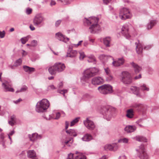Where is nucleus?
Masks as SVG:
<instances>
[{
    "label": "nucleus",
    "mask_w": 159,
    "mask_h": 159,
    "mask_svg": "<svg viewBox=\"0 0 159 159\" xmlns=\"http://www.w3.org/2000/svg\"><path fill=\"white\" fill-rule=\"evenodd\" d=\"M93 97V96L90 94L85 93L83 95L82 98L84 100H87L92 98Z\"/></svg>",
    "instance_id": "35"
},
{
    "label": "nucleus",
    "mask_w": 159,
    "mask_h": 159,
    "mask_svg": "<svg viewBox=\"0 0 159 159\" xmlns=\"http://www.w3.org/2000/svg\"><path fill=\"white\" fill-rule=\"evenodd\" d=\"M134 115L133 111L132 109L127 110L126 114V116L127 117L132 118L133 117Z\"/></svg>",
    "instance_id": "32"
},
{
    "label": "nucleus",
    "mask_w": 159,
    "mask_h": 159,
    "mask_svg": "<svg viewBox=\"0 0 159 159\" xmlns=\"http://www.w3.org/2000/svg\"><path fill=\"white\" fill-rule=\"evenodd\" d=\"M104 149L107 151H115L118 148V146L116 143L111 144H107L104 146Z\"/></svg>",
    "instance_id": "13"
},
{
    "label": "nucleus",
    "mask_w": 159,
    "mask_h": 159,
    "mask_svg": "<svg viewBox=\"0 0 159 159\" xmlns=\"http://www.w3.org/2000/svg\"><path fill=\"white\" fill-rule=\"evenodd\" d=\"M79 53L80 54V60H83L85 57L84 53L83 52L80 51L79 52Z\"/></svg>",
    "instance_id": "48"
},
{
    "label": "nucleus",
    "mask_w": 159,
    "mask_h": 159,
    "mask_svg": "<svg viewBox=\"0 0 159 159\" xmlns=\"http://www.w3.org/2000/svg\"><path fill=\"white\" fill-rule=\"evenodd\" d=\"M132 16V14L130 10L127 8H123L120 11L119 17L123 20L130 19Z\"/></svg>",
    "instance_id": "7"
},
{
    "label": "nucleus",
    "mask_w": 159,
    "mask_h": 159,
    "mask_svg": "<svg viewBox=\"0 0 159 159\" xmlns=\"http://www.w3.org/2000/svg\"><path fill=\"white\" fill-rule=\"evenodd\" d=\"M111 38L110 37H107L103 39V43L105 46L107 48L110 47L111 45Z\"/></svg>",
    "instance_id": "19"
},
{
    "label": "nucleus",
    "mask_w": 159,
    "mask_h": 159,
    "mask_svg": "<svg viewBox=\"0 0 159 159\" xmlns=\"http://www.w3.org/2000/svg\"><path fill=\"white\" fill-rule=\"evenodd\" d=\"M157 23L156 20H150L147 25V29L148 30L151 29L157 24Z\"/></svg>",
    "instance_id": "27"
},
{
    "label": "nucleus",
    "mask_w": 159,
    "mask_h": 159,
    "mask_svg": "<svg viewBox=\"0 0 159 159\" xmlns=\"http://www.w3.org/2000/svg\"><path fill=\"white\" fill-rule=\"evenodd\" d=\"M48 70L49 73L51 75H55L57 72L55 64L53 66H50Z\"/></svg>",
    "instance_id": "28"
},
{
    "label": "nucleus",
    "mask_w": 159,
    "mask_h": 159,
    "mask_svg": "<svg viewBox=\"0 0 159 159\" xmlns=\"http://www.w3.org/2000/svg\"><path fill=\"white\" fill-rule=\"evenodd\" d=\"M103 79L100 77L93 78L92 80V83L94 85H99L103 83Z\"/></svg>",
    "instance_id": "16"
},
{
    "label": "nucleus",
    "mask_w": 159,
    "mask_h": 159,
    "mask_svg": "<svg viewBox=\"0 0 159 159\" xmlns=\"http://www.w3.org/2000/svg\"><path fill=\"white\" fill-rule=\"evenodd\" d=\"M56 89V88L53 85H51L48 86V90H53Z\"/></svg>",
    "instance_id": "52"
},
{
    "label": "nucleus",
    "mask_w": 159,
    "mask_h": 159,
    "mask_svg": "<svg viewBox=\"0 0 159 159\" xmlns=\"http://www.w3.org/2000/svg\"><path fill=\"white\" fill-rule=\"evenodd\" d=\"M30 36H27L21 38L20 41L23 44H25L26 43L28 40Z\"/></svg>",
    "instance_id": "37"
},
{
    "label": "nucleus",
    "mask_w": 159,
    "mask_h": 159,
    "mask_svg": "<svg viewBox=\"0 0 159 159\" xmlns=\"http://www.w3.org/2000/svg\"><path fill=\"white\" fill-rule=\"evenodd\" d=\"M136 45V50L137 53L139 54H141L143 52V49L148 50L151 48L153 46L152 44H149L146 46L144 45L139 40L135 43Z\"/></svg>",
    "instance_id": "5"
},
{
    "label": "nucleus",
    "mask_w": 159,
    "mask_h": 159,
    "mask_svg": "<svg viewBox=\"0 0 159 159\" xmlns=\"http://www.w3.org/2000/svg\"><path fill=\"white\" fill-rule=\"evenodd\" d=\"M98 89L101 93L104 94L111 93L113 91L112 86L109 84H104L99 87Z\"/></svg>",
    "instance_id": "9"
},
{
    "label": "nucleus",
    "mask_w": 159,
    "mask_h": 159,
    "mask_svg": "<svg viewBox=\"0 0 159 159\" xmlns=\"http://www.w3.org/2000/svg\"><path fill=\"white\" fill-rule=\"evenodd\" d=\"M5 32L3 30L2 31H0V38H3L5 36Z\"/></svg>",
    "instance_id": "50"
},
{
    "label": "nucleus",
    "mask_w": 159,
    "mask_h": 159,
    "mask_svg": "<svg viewBox=\"0 0 159 159\" xmlns=\"http://www.w3.org/2000/svg\"><path fill=\"white\" fill-rule=\"evenodd\" d=\"M130 89L131 92L136 95L137 96H140L139 88L135 86H133L130 88Z\"/></svg>",
    "instance_id": "26"
},
{
    "label": "nucleus",
    "mask_w": 159,
    "mask_h": 159,
    "mask_svg": "<svg viewBox=\"0 0 159 159\" xmlns=\"http://www.w3.org/2000/svg\"><path fill=\"white\" fill-rule=\"evenodd\" d=\"M60 114L59 112H57L56 114V117L54 118L55 119H59L60 116Z\"/></svg>",
    "instance_id": "61"
},
{
    "label": "nucleus",
    "mask_w": 159,
    "mask_h": 159,
    "mask_svg": "<svg viewBox=\"0 0 159 159\" xmlns=\"http://www.w3.org/2000/svg\"><path fill=\"white\" fill-rule=\"evenodd\" d=\"M99 57L101 60L104 61L105 60V58H107V56L105 55L102 54L99 56Z\"/></svg>",
    "instance_id": "51"
},
{
    "label": "nucleus",
    "mask_w": 159,
    "mask_h": 159,
    "mask_svg": "<svg viewBox=\"0 0 159 159\" xmlns=\"http://www.w3.org/2000/svg\"><path fill=\"white\" fill-rule=\"evenodd\" d=\"M122 81L125 84H131L132 82L131 76L129 77L128 76L127 78L123 80Z\"/></svg>",
    "instance_id": "31"
},
{
    "label": "nucleus",
    "mask_w": 159,
    "mask_h": 159,
    "mask_svg": "<svg viewBox=\"0 0 159 159\" xmlns=\"http://www.w3.org/2000/svg\"><path fill=\"white\" fill-rule=\"evenodd\" d=\"M67 92L68 90L67 89H63L61 90H59L58 91V93L63 94L64 97H65V94L66 93H67Z\"/></svg>",
    "instance_id": "47"
},
{
    "label": "nucleus",
    "mask_w": 159,
    "mask_h": 159,
    "mask_svg": "<svg viewBox=\"0 0 159 159\" xmlns=\"http://www.w3.org/2000/svg\"><path fill=\"white\" fill-rule=\"evenodd\" d=\"M121 74V81L127 78L128 76L129 77L131 76V75L128 72L126 71L122 72Z\"/></svg>",
    "instance_id": "33"
},
{
    "label": "nucleus",
    "mask_w": 159,
    "mask_h": 159,
    "mask_svg": "<svg viewBox=\"0 0 159 159\" xmlns=\"http://www.w3.org/2000/svg\"><path fill=\"white\" fill-rule=\"evenodd\" d=\"M15 123H16V122L12 121H11V120L9 121V122H8V123H9V124L12 126H13V125H14Z\"/></svg>",
    "instance_id": "62"
},
{
    "label": "nucleus",
    "mask_w": 159,
    "mask_h": 159,
    "mask_svg": "<svg viewBox=\"0 0 159 159\" xmlns=\"http://www.w3.org/2000/svg\"><path fill=\"white\" fill-rule=\"evenodd\" d=\"M85 127L89 130H94L96 126L94 122L88 118L84 122Z\"/></svg>",
    "instance_id": "12"
},
{
    "label": "nucleus",
    "mask_w": 159,
    "mask_h": 159,
    "mask_svg": "<svg viewBox=\"0 0 159 159\" xmlns=\"http://www.w3.org/2000/svg\"><path fill=\"white\" fill-rule=\"evenodd\" d=\"M136 150L137 152V155L140 159H148L143 145H141Z\"/></svg>",
    "instance_id": "8"
},
{
    "label": "nucleus",
    "mask_w": 159,
    "mask_h": 159,
    "mask_svg": "<svg viewBox=\"0 0 159 159\" xmlns=\"http://www.w3.org/2000/svg\"><path fill=\"white\" fill-rule=\"evenodd\" d=\"M15 131L13 130L10 131V132L8 134V135L11 136L15 133Z\"/></svg>",
    "instance_id": "64"
},
{
    "label": "nucleus",
    "mask_w": 159,
    "mask_h": 159,
    "mask_svg": "<svg viewBox=\"0 0 159 159\" xmlns=\"http://www.w3.org/2000/svg\"><path fill=\"white\" fill-rule=\"evenodd\" d=\"M2 87L5 92H14V89L12 87V84L10 81L3 80L2 82Z\"/></svg>",
    "instance_id": "10"
},
{
    "label": "nucleus",
    "mask_w": 159,
    "mask_h": 159,
    "mask_svg": "<svg viewBox=\"0 0 159 159\" xmlns=\"http://www.w3.org/2000/svg\"><path fill=\"white\" fill-rule=\"evenodd\" d=\"M129 139L126 138H123L120 139L118 141V142L120 143H127L128 142Z\"/></svg>",
    "instance_id": "40"
},
{
    "label": "nucleus",
    "mask_w": 159,
    "mask_h": 159,
    "mask_svg": "<svg viewBox=\"0 0 159 159\" xmlns=\"http://www.w3.org/2000/svg\"><path fill=\"white\" fill-rule=\"evenodd\" d=\"M20 158L21 159L25 158V151H22L19 155Z\"/></svg>",
    "instance_id": "45"
},
{
    "label": "nucleus",
    "mask_w": 159,
    "mask_h": 159,
    "mask_svg": "<svg viewBox=\"0 0 159 159\" xmlns=\"http://www.w3.org/2000/svg\"><path fill=\"white\" fill-rule=\"evenodd\" d=\"M124 62V59L123 57H121L118 58L116 61H113L112 64L115 66H119L123 65Z\"/></svg>",
    "instance_id": "18"
},
{
    "label": "nucleus",
    "mask_w": 159,
    "mask_h": 159,
    "mask_svg": "<svg viewBox=\"0 0 159 159\" xmlns=\"http://www.w3.org/2000/svg\"><path fill=\"white\" fill-rule=\"evenodd\" d=\"M99 71L98 68L96 67L89 68L86 69L84 72V77L89 78L97 75Z\"/></svg>",
    "instance_id": "6"
},
{
    "label": "nucleus",
    "mask_w": 159,
    "mask_h": 159,
    "mask_svg": "<svg viewBox=\"0 0 159 159\" xmlns=\"http://www.w3.org/2000/svg\"><path fill=\"white\" fill-rule=\"evenodd\" d=\"M115 109L109 106L103 107L101 109V111L104 119L107 120H111L112 115L115 111Z\"/></svg>",
    "instance_id": "4"
},
{
    "label": "nucleus",
    "mask_w": 159,
    "mask_h": 159,
    "mask_svg": "<svg viewBox=\"0 0 159 159\" xmlns=\"http://www.w3.org/2000/svg\"><path fill=\"white\" fill-rule=\"evenodd\" d=\"M73 0H64V4H69Z\"/></svg>",
    "instance_id": "55"
},
{
    "label": "nucleus",
    "mask_w": 159,
    "mask_h": 159,
    "mask_svg": "<svg viewBox=\"0 0 159 159\" xmlns=\"http://www.w3.org/2000/svg\"><path fill=\"white\" fill-rule=\"evenodd\" d=\"M21 52V54L22 57H25L26 56L27 54V52H26L25 51L22 50Z\"/></svg>",
    "instance_id": "59"
},
{
    "label": "nucleus",
    "mask_w": 159,
    "mask_h": 159,
    "mask_svg": "<svg viewBox=\"0 0 159 159\" xmlns=\"http://www.w3.org/2000/svg\"><path fill=\"white\" fill-rule=\"evenodd\" d=\"M93 139V137L92 135L91 134L88 133L86 134L81 138V140L85 142H89Z\"/></svg>",
    "instance_id": "23"
},
{
    "label": "nucleus",
    "mask_w": 159,
    "mask_h": 159,
    "mask_svg": "<svg viewBox=\"0 0 159 159\" xmlns=\"http://www.w3.org/2000/svg\"><path fill=\"white\" fill-rule=\"evenodd\" d=\"M79 119L80 118L77 117L73 120L70 122V126H73L75 123H77L79 121Z\"/></svg>",
    "instance_id": "43"
},
{
    "label": "nucleus",
    "mask_w": 159,
    "mask_h": 159,
    "mask_svg": "<svg viewBox=\"0 0 159 159\" xmlns=\"http://www.w3.org/2000/svg\"><path fill=\"white\" fill-rule=\"evenodd\" d=\"M44 20L45 19L42 16L38 14L34 18L33 22L35 26L41 27L43 25Z\"/></svg>",
    "instance_id": "11"
},
{
    "label": "nucleus",
    "mask_w": 159,
    "mask_h": 159,
    "mask_svg": "<svg viewBox=\"0 0 159 159\" xmlns=\"http://www.w3.org/2000/svg\"><path fill=\"white\" fill-rule=\"evenodd\" d=\"M23 68L25 72L28 73L29 74H30L35 71L34 68L33 67H30L26 66H23Z\"/></svg>",
    "instance_id": "25"
},
{
    "label": "nucleus",
    "mask_w": 159,
    "mask_h": 159,
    "mask_svg": "<svg viewBox=\"0 0 159 159\" xmlns=\"http://www.w3.org/2000/svg\"><path fill=\"white\" fill-rule=\"evenodd\" d=\"M57 72H60L63 71L66 66L64 64L61 62H57L55 64Z\"/></svg>",
    "instance_id": "17"
},
{
    "label": "nucleus",
    "mask_w": 159,
    "mask_h": 159,
    "mask_svg": "<svg viewBox=\"0 0 159 159\" xmlns=\"http://www.w3.org/2000/svg\"><path fill=\"white\" fill-rule=\"evenodd\" d=\"M104 70L107 75L110 74V71L108 68H104Z\"/></svg>",
    "instance_id": "54"
},
{
    "label": "nucleus",
    "mask_w": 159,
    "mask_h": 159,
    "mask_svg": "<svg viewBox=\"0 0 159 159\" xmlns=\"http://www.w3.org/2000/svg\"><path fill=\"white\" fill-rule=\"evenodd\" d=\"M61 20H59L57 21L55 23V25L56 27H58L59 26V25L61 24Z\"/></svg>",
    "instance_id": "58"
},
{
    "label": "nucleus",
    "mask_w": 159,
    "mask_h": 159,
    "mask_svg": "<svg viewBox=\"0 0 159 159\" xmlns=\"http://www.w3.org/2000/svg\"><path fill=\"white\" fill-rule=\"evenodd\" d=\"M140 104L138 103H135L133 104V107L136 108L138 110V108H139V106L140 105Z\"/></svg>",
    "instance_id": "53"
},
{
    "label": "nucleus",
    "mask_w": 159,
    "mask_h": 159,
    "mask_svg": "<svg viewBox=\"0 0 159 159\" xmlns=\"http://www.w3.org/2000/svg\"><path fill=\"white\" fill-rule=\"evenodd\" d=\"M28 88L26 86H23L19 90H18L16 91V93H17L20 92H23L26 91Z\"/></svg>",
    "instance_id": "38"
},
{
    "label": "nucleus",
    "mask_w": 159,
    "mask_h": 159,
    "mask_svg": "<svg viewBox=\"0 0 159 159\" xmlns=\"http://www.w3.org/2000/svg\"><path fill=\"white\" fill-rule=\"evenodd\" d=\"M10 120L11 121L16 122L15 116L14 115L11 116Z\"/></svg>",
    "instance_id": "63"
},
{
    "label": "nucleus",
    "mask_w": 159,
    "mask_h": 159,
    "mask_svg": "<svg viewBox=\"0 0 159 159\" xmlns=\"http://www.w3.org/2000/svg\"><path fill=\"white\" fill-rule=\"evenodd\" d=\"M56 37L60 41L66 43L68 41L69 39L63 35L61 33L59 32L56 34Z\"/></svg>",
    "instance_id": "14"
},
{
    "label": "nucleus",
    "mask_w": 159,
    "mask_h": 159,
    "mask_svg": "<svg viewBox=\"0 0 159 159\" xmlns=\"http://www.w3.org/2000/svg\"><path fill=\"white\" fill-rule=\"evenodd\" d=\"M143 108L144 105L142 104H140L139 108H138L137 110L139 111H141L143 110Z\"/></svg>",
    "instance_id": "56"
},
{
    "label": "nucleus",
    "mask_w": 159,
    "mask_h": 159,
    "mask_svg": "<svg viewBox=\"0 0 159 159\" xmlns=\"http://www.w3.org/2000/svg\"><path fill=\"white\" fill-rule=\"evenodd\" d=\"M38 42L37 41L34 40L32 41L31 43V46L32 47H36L37 46Z\"/></svg>",
    "instance_id": "46"
},
{
    "label": "nucleus",
    "mask_w": 159,
    "mask_h": 159,
    "mask_svg": "<svg viewBox=\"0 0 159 159\" xmlns=\"http://www.w3.org/2000/svg\"><path fill=\"white\" fill-rule=\"evenodd\" d=\"M27 156L32 159H37L35 152L34 150H30L27 152Z\"/></svg>",
    "instance_id": "24"
},
{
    "label": "nucleus",
    "mask_w": 159,
    "mask_h": 159,
    "mask_svg": "<svg viewBox=\"0 0 159 159\" xmlns=\"http://www.w3.org/2000/svg\"><path fill=\"white\" fill-rule=\"evenodd\" d=\"M136 129L135 125H128L126 126L125 128V130L128 133H130L134 132Z\"/></svg>",
    "instance_id": "21"
},
{
    "label": "nucleus",
    "mask_w": 159,
    "mask_h": 159,
    "mask_svg": "<svg viewBox=\"0 0 159 159\" xmlns=\"http://www.w3.org/2000/svg\"><path fill=\"white\" fill-rule=\"evenodd\" d=\"M121 33L127 39H129L131 36H134L137 34V31L129 23L125 24L122 26Z\"/></svg>",
    "instance_id": "2"
},
{
    "label": "nucleus",
    "mask_w": 159,
    "mask_h": 159,
    "mask_svg": "<svg viewBox=\"0 0 159 159\" xmlns=\"http://www.w3.org/2000/svg\"><path fill=\"white\" fill-rule=\"evenodd\" d=\"M28 136L30 140L33 142H35L37 140L40 139L42 137V135H39L36 133H33L32 135L29 134Z\"/></svg>",
    "instance_id": "15"
},
{
    "label": "nucleus",
    "mask_w": 159,
    "mask_h": 159,
    "mask_svg": "<svg viewBox=\"0 0 159 159\" xmlns=\"http://www.w3.org/2000/svg\"><path fill=\"white\" fill-rule=\"evenodd\" d=\"M66 133L71 136H73L74 137H76L77 135V132L74 129H70L67 130L66 131Z\"/></svg>",
    "instance_id": "30"
},
{
    "label": "nucleus",
    "mask_w": 159,
    "mask_h": 159,
    "mask_svg": "<svg viewBox=\"0 0 159 159\" xmlns=\"http://www.w3.org/2000/svg\"><path fill=\"white\" fill-rule=\"evenodd\" d=\"M77 53L76 51L70 49L68 50L66 56L70 57H74L76 56Z\"/></svg>",
    "instance_id": "22"
},
{
    "label": "nucleus",
    "mask_w": 159,
    "mask_h": 159,
    "mask_svg": "<svg viewBox=\"0 0 159 159\" xmlns=\"http://www.w3.org/2000/svg\"><path fill=\"white\" fill-rule=\"evenodd\" d=\"M130 64L133 68L134 71L136 74L139 73L142 69L141 66L134 62L130 63Z\"/></svg>",
    "instance_id": "20"
},
{
    "label": "nucleus",
    "mask_w": 159,
    "mask_h": 159,
    "mask_svg": "<svg viewBox=\"0 0 159 159\" xmlns=\"http://www.w3.org/2000/svg\"><path fill=\"white\" fill-rule=\"evenodd\" d=\"M50 103L46 99H43L38 102L35 107V111L38 113H43L46 111L49 107Z\"/></svg>",
    "instance_id": "3"
},
{
    "label": "nucleus",
    "mask_w": 159,
    "mask_h": 159,
    "mask_svg": "<svg viewBox=\"0 0 159 159\" xmlns=\"http://www.w3.org/2000/svg\"><path fill=\"white\" fill-rule=\"evenodd\" d=\"M103 3L106 5L108 4L111 1V0H103Z\"/></svg>",
    "instance_id": "60"
},
{
    "label": "nucleus",
    "mask_w": 159,
    "mask_h": 159,
    "mask_svg": "<svg viewBox=\"0 0 159 159\" xmlns=\"http://www.w3.org/2000/svg\"><path fill=\"white\" fill-rule=\"evenodd\" d=\"M73 154L70 153L68 154V157L66 159H73Z\"/></svg>",
    "instance_id": "57"
},
{
    "label": "nucleus",
    "mask_w": 159,
    "mask_h": 159,
    "mask_svg": "<svg viewBox=\"0 0 159 159\" xmlns=\"http://www.w3.org/2000/svg\"><path fill=\"white\" fill-rule=\"evenodd\" d=\"M86 156L83 154L80 153L78 155L75 157V159H86Z\"/></svg>",
    "instance_id": "36"
},
{
    "label": "nucleus",
    "mask_w": 159,
    "mask_h": 159,
    "mask_svg": "<svg viewBox=\"0 0 159 159\" xmlns=\"http://www.w3.org/2000/svg\"><path fill=\"white\" fill-rule=\"evenodd\" d=\"M99 18L96 17L92 16L88 18H85L83 20L84 23L85 25H90L89 30L91 33L95 34L101 30L100 25L98 24Z\"/></svg>",
    "instance_id": "1"
},
{
    "label": "nucleus",
    "mask_w": 159,
    "mask_h": 159,
    "mask_svg": "<svg viewBox=\"0 0 159 159\" xmlns=\"http://www.w3.org/2000/svg\"><path fill=\"white\" fill-rule=\"evenodd\" d=\"M73 142V139L72 138L70 139L69 140H66L64 142V143L67 146H70V144H71Z\"/></svg>",
    "instance_id": "41"
},
{
    "label": "nucleus",
    "mask_w": 159,
    "mask_h": 159,
    "mask_svg": "<svg viewBox=\"0 0 159 159\" xmlns=\"http://www.w3.org/2000/svg\"><path fill=\"white\" fill-rule=\"evenodd\" d=\"M140 88L141 89L143 90H146L148 91L149 90V88L147 87L146 84H141V85L140 86Z\"/></svg>",
    "instance_id": "42"
},
{
    "label": "nucleus",
    "mask_w": 159,
    "mask_h": 159,
    "mask_svg": "<svg viewBox=\"0 0 159 159\" xmlns=\"http://www.w3.org/2000/svg\"><path fill=\"white\" fill-rule=\"evenodd\" d=\"M88 61L89 62H93L94 64L96 63V59L93 55H91L89 57Z\"/></svg>",
    "instance_id": "34"
},
{
    "label": "nucleus",
    "mask_w": 159,
    "mask_h": 159,
    "mask_svg": "<svg viewBox=\"0 0 159 159\" xmlns=\"http://www.w3.org/2000/svg\"><path fill=\"white\" fill-rule=\"evenodd\" d=\"M133 139L139 142H147L146 139L143 136H138L133 137Z\"/></svg>",
    "instance_id": "29"
},
{
    "label": "nucleus",
    "mask_w": 159,
    "mask_h": 159,
    "mask_svg": "<svg viewBox=\"0 0 159 159\" xmlns=\"http://www.w3.org/2000/svg\"><path fill=\"white\" fill-rule=\"evenodd\" d=\"M22 63V60L21 58H19L16 60L15 62L14 66L17 67L21 65Z\"/></svg>",
    "instance_id": "39"
},
{
    "label": "nucleus",
    "mask_w": 159,
    "mask_h": 159,
    "mask_svg": "<svg viewBox=\"0 0 159 159\" xmlns=\"http://www.w3.org/2000/svg\"><path fill=\"white\" fill-rule=\"evenodd\" d=\"M32 12V9L30 8H28L26 9L25 13L27 15H29Z\"/></svg>",
    "instance_id": "49"
},
{
    "label": "nucleus",
    "mask_w": 159,
    "mask_h": 159,
    "mask_svg": "<svg viewBox=\"0 0 159 159\" xmlns=\"http://www.w3.org/2000/svg\"><path fill=\"white\" fill-rule=\"evenodd\" d=\"M113 77L110 74L107 75L106 78V80L108 82L111 81L113 80Z\"/></svg>",
    "instance_id": "44"
}]
</instances>
